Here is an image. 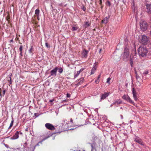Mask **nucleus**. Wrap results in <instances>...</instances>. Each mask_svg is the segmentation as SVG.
<instances>
[{
	"instance_id": "obj_1",
	"label": "nucleus",
	"mask_w": 151,
	"mask_h": 151,
	"mask_svg": "<svg viewBox=\"0 0 151 151\" xmlns=\"http://www.w3.org/2000/svg\"><path fill=\"white\" fill-rule=\"evenodd\" d=\"M45 126L46 128L51 130H56V133H60L63 131L61 127H58L56 126H53L52 124L47 123L45 124Z\"/></svg>"
},
{
	"instance_id": "obj_2",
	"label": "nucleus",
	"mask_w": 151,
	"mask_h": 151,
	"mask_svg": "<svg viewBox=\"0 0 151 151\" xmlns=\"http://www.w3.org/2000/svg\"><path fill=\"white\" fill-rule=\"evenodd\" d=\"M138 54L139 56L144 57L146 56L148 52L147 48L144 46H140L138 49Z\"/></svg>"
},
{
	"instance_id": "obj_3",
	"label": "nucleus",
	"mask_w": 151,
	"mask_h": 151,
	"mask_svg": "<svg viewBox=\"0 0 151 151\" xmlns=\"http://www.w3.org/2000/svg\"><path fill=\"white\" fill-rule=\"evenodd\" d=\"M149 38L146 35H142L139 37V41L142 44L147 45L148 43Z\"/></svg>"
},
{
	"instance_id": "obj_4",
	"label": "nucleus",
	"mask_w": 151,
	"mask_h": 151,
	"mask_svg": "<svg viewBox=\"0 0 151 151\" xmlns=\"http://www.w3.org/2000/svg\"><path fill=\"white\" fill-rule=\"evenodd\" d=\"M129 55V48L127 46L125 47L124 50V54L123 55V59L124 60H126V59L128 58Z\"/></svg>"
},
{
	"instance_id": "obj_5",
	"label": "nucleus",
	"mask_w": 151,
	"mask_h": 151,
	"mask_svg": "<svg viewBox=\"0 0 151 151\" xmlns=\"http://www.w3.org/2000/svg\"><path fill=\"white\" fill-rule=\"evenodd\" d=\"M140 28L143 31H145L147 29V24L145 21H142L140 22Z\"/></svg>"
},
{
	"instance_id": "obj_6",
	"label": "nucleus",
	"mask_w": 151,
	"mask_h": 151,
	"mask_svg": "<svg viewBox=\"0 0 151 151\" xmlns=\"http://www.w3.org/2000/svg\"><path fill=\"white\" fill-rule=\"evenodd\" d=\"M122 98L126 101L129 102V103L132 104L134 105H135L134 102L130 99L128 95H123L122 97Z\"/></svg>"
},
{
	"instance_id": "obj_7",
	"label": "nucleus",
	"mask_w": 151,
	"mask_h": 151,
	"mask_svg": "<svg viewBox=\"0 0 151 151\" xmlns=\"http://www.w3.org/2000/svg\"><path fill=\"white\" fill-rule=\"evenodd\" d=\"M134 140L137 143L139 144L142 145H144V143L142 140L140 139L139 137L135 136V138H134Z\"/></svg>"
},
{
	"instance_id": "obj_8",
	"label": "nucleus",
	"mask_w": 151,
	"mask_h": 151,
	"mask_svg": "<svg viewBox=\"0 0 151 151\" xmlns=\"http://www.w3.org/2000/svg\"><path fill=\"white\" fill-rule=\"evenodd\" d=\"M58 70V69L57 68V67H55L54 69L52 70L50 72V76H56L57 75V72Z\"/></svg>"
},
{
	"instance_id": "obj_9",
	"label": "nucleus",
	"mask_w": 151,
	"mask_h": 151,
	"mask_svg": "<svg viewBox=\"0 0 151 151\" xmlns=\"http://www.w3.org/2000/svg\"><path fill=\"white\" fill-rule=\"evenodd\" d=\"M109 95V93L105 92L104 94L101 95L100 101L102 100L105 99Z\"/></svg>"
},
{
	"instance_id": "obj_10",
	"label": "nucleus",
	"mask_w": 151,
	"mask_h": 151,
	"mask_svg": "<svg viewBox=\"0 0 151 151\" xmlns=\"http://www.w3.org/2000/svg\"><path fill=\"white\" fill-rule=\"evenodd\" d=\"M19 132L17 131L15 134L11 137L10 139H17L19 137Z\"/></svg>"
},
{
	"instance_id": "obj_11",
	"label": "nucleus",
	"mask_w": 151,
	"mask_h": 151,
	"mask_svg": "<svg viewBox=\"0 0 151 151\" xmlns=\"http://www.w3.org/2000/svg\"><path fill=\"white\" fill-rule=\"evenodd\" d=\"M132 93L134 100L135 101H137V98L136 96V92L134 88H132Z\"/></svg>"
},
{
	"instance_id": "obj_12",
	"label": "nucleus",
	"mask_w": 151,
	"mask_h": 151,
	"mask_svg": "<svg viewBox=\"0 0 151 151\" xmlns=\"http://www.w3.org/2000/svg\"><path fill=\"white\" fill-rule=\"evenodd\" d=\"M50 136H48L47 137H45V138H44V139H43L41 141L39 142H38V143L37 144H36L35 146L34 147V149H33V150H34V149L35 148V147H36L37 146H39L40 145H39L40 144H42V142L43 141H44L46 139H47L48 138L50 137Z\"/></svg>"
},
{
	"instance_id": "obj_13",
	"label": "nucleus",
	"mask_w": 151,
	"mask_h": 151,
	"mask_svg": "<svg viewBox=\"0 0 151 151\" xmlns=\"http://www.w3.org/2000/svg\"><path fill=\"white\" fill-rule=\"evenodd\" d=\"M91 22L89 21H87L85 22L83 27L85 28H87L90 26Z\"/></svg>"
},
{
	"instance_id": "obj_14",
	"label": "nucleus",
	"mask_w": 151,
	"mask_h": 151,
	"mask_svg": "<svg viewBox=\"0 0 151 151\" xmlns=\"http://www.w3.org/2000/svg\"><path fill=\"white\" fill-rule=\"evenodd\" d=\"M88 53V51L86 50H85L83 51L82 55L83 56L86 58L87 57Z\"/></svg>"
},
{
	"instance_id": "obj_15",
	"label": "nucleus",
	"mask_w": 151,
	"mask_h": 151,
	"mask_svg": "<svg viewBox=\"0 0 151 151\" xmlns=\"http://www.w3.org/2000/svg\"><path fill=\"white\" fill-rule=\"evenodd\" d=\"M78 81H79L78 83H77V85H79L81 84V83H82L84 81V79L83 78H81L78 79Z\"/></svg>"
},
{
	"instance_id": "obj_16",
	"label": "nucleus",
	"mask_w": 151,
	"mask_h": 151,
	"mask_svg": "<svg viewBox=\"0 0 151 151\" xmlns=\"http://www.w3.org/2000/svg\"><path fill=\"white\" fill-rule=\"evenodd\" d=\"M89 144L90 145L91 147V151H92L94 148L95 146L96 145V143L94 141L92 143H89Z\"/></svg>"
},
{
	"instance_id": "obj_17",
	"label": "nucleus",
	"mask_w": 151,
	"mask_h": 151,
	"mask_svg": "<svg viewBox=\"0 0 151 151\" xmlns=\"http://www.w3.org/2000/svg\"><path fill=\"white\" fill-rule=\"evenodd\" d=\"M108 18L107 17L104 18L101 21V22L103 23L106 24L108 22Z\"/></svg>"
},
{
	"instance_id": "obj_18",
	"label": "nucleus",
	"mask_w": 151,
	"mask_h": 151,
	"mask_svg": "<svg viewBox=\"0 0 151 151\" xmlns=\"http://www.w3.org/2000/svg\"><path fill=\"white\" fill-rule=\"evenodd\" d=\"M96 68L95 66L93 67L91 70V75L93 74L94 73L95 71L96 70Z\"/></svg>"
},
{
	"instance_id": "obj_19",
	"label": "nucleus",
	"mask_w": 151,
	"mask_h": 151,
	"mask_svg": "<svg viewBox=\"0 0 151 151\" xmlns=\"http://www.w3.org/2000/svg\"><path fill=\"white\" fill-rule=\"evenodd\" d=\"M122 103V102L121 100H119L118 101H116L114 102V104H117V105L120 104Z\"/></svg>"
},
{
	"instance_id": "obj_20",
	"label": "nucleus",
	"mask_w": 151,
	"mask_h": 151,
	"mask_svg": "<svg viewBox=\"0 0 151 151\" xmlns=\"http://www.w3.org/2000/svg\"><path fill=\"white\" fill-rule=\"evenodd\" d=\"M40 13V10L39 9H36L35 11V14L36 15V16L38 17L39 16Z\"/></svg>"
},
{
	"instance_id": "obj_21",
	"label": "nucleus",
	"mask_w": 151,
	"mask_h": 151,
	"mask_svg": "<svg viewBox=\"0 0 151 151\" xmlns=\"http://www.w3.org/2000/svg\"><path fill=\"white\" fill-rule=\"evenodd\" d=\"M57 68L58 69V71L59 73H61L63 72V69L61 67L58 68V67H57Z\"/></svg>"
},
{
	"instance_id": "obj_22",
	"label": "nucleus",
	"mask_w": 151,
	"mask_h": 151,
	"mask_svg": "<svg viewBox=\"0 0 151 151\" xmlns=\"http://www.w3.org/2000/svg\"><path fill=\"white\" fill-rule=\"evenodd\" d=\"M132 54L133 55V56H135L136 55L137 52L135 48L133 50Z\"/></svg>"
},
{
	"instance_id": "obj_23",
	"label": "nucleus",
	"mask_w": 151,
	"mask_h": 151,
	"mask_svg": "<svg viewBox=\"0 0 151 151\" xmlns=\"http://www.w3.org/2000/svg\"><path fill=\"white\" fill-rule=\"evenodd\" d=\"M129 63L131 67H132L133 65V61L132 59L131 58H130Z\"/></svg>"
},
{
	"instance_id": "obj_24",
	"label": "nucleus",
	"mask_w": 151,
	"mask_h": 151,
	"mask_svg": "<svg viewBox=\"0 0 151 151\" xmlns=\"http://www.w3.org/2000/svg\"><path fill=\"white\" fill-rule=\"evenodd\" d=\"M14 119H12V120L10 124V126L9 127V129H10L12 126L13 125V123L14 122Z\"/></svg>"
},
{
	"instance_id": "obj_25",
	"label": "nucleus",
	"mask_w": 151,
	"mask_h": 151,
	"mask_svg": "<svg viewBox=\"0 0 151 151\" xmlns=\"http://www.w3.org/2000/svg\"><path fill=\"white\" fill-rule=\"evenodd\" d=\"M136 79H137V81L138 82H140L141 80V78H140V77L139 76H136Z\"/></svg>"
},
{
	"instance_id": "obj_26",
	"label": "nucleus",
	"mask_w": 151,
	"mask_h": 151,
	"mask_svg": "<svg viewBox=\"0 0 151 151\" xmlns=\"http://www.w3.org/2000/svg\"><path fill=\"white\" fill-rule=\"evenodd\" d=\"M12 75V74H11L10 75H9V77L10 78V80L9 81V80L8 82L10 84H12V80H11V77Z\"/></svg>"
},
{
	"instance_id": "obj_27",
	"label": "nucleus",
	"mask_w": 151,
	"mask_h": 151,
	"mask_svg": "<svg viewBox=\"0 0 151 151\" xmlns=\"http://www.w3.org/2000/svg\"><path fill=\"white\" fill-rule=\"evenodd\" d=\"M33 51V48L32 46H31L29 50V53L32 52Z\"/></svg>"
},
{
	"instance_id": "obj_28",
	"label": "nucleus",
	"mask_w": 151,
	"mask_h": 151,
	"mask_svg": "<svg viewBox=\"0 0 151 151\" xmlns=\"http://www.w3.org/2000/svg\"><path fill=\"white\" fill-rule=\"evenodd\" d=\"M79 74L80 73H78V72L77 71V73L76 74H75L74 76V78H75L77 76H78Z\"/></svg>"
},
{
	"instance_id": "obj_29",
	"label": "nucleus",
	"mask_w": 151,
	"mask_h": 151,
	"mask_svg": "<svg viewBox=\"0 0 151 151\" xmlns=\"http://www.w3.org/2000/svg\"><path fill=\"white\" fill-rule=\"evenodd\" d=\"M22 49H23V46L22 45H21L20 46L19 50L21 52H22Z\"/></svg>"
},
{
	"instance_id": "obj_30",
	"label": "nucleus",
	"mask_w": 151,
	"mask_h": 151,
	"mask_svg": "<svg viewBox=\"0 0 151 151\" xmlns=\"http://www.w3.org/2000/svg\"><path fill=\"white\" fill-rule=\"evenodd\" d=\"M148 73V71L147 70H146L144 72V75H147Z\"/></svg>"
},
{
	"instance_id": "obj_31",
	"label": "nucleus",
	"mask_w": 151,
	"mask_h": 151,
	"mask_svg": "<svg viewBox=\"0 0 151 151\" xmlns=\"http://www.w3.org/2000/svg\"><path fill=\"white\" fill-rule=\"evenodd\" d=\"M45 46L47 48H50V46L49 45L47 42H46L45 43Z\"/></svg>"
},
{
	"instance_id": "obj_32",
	"label": "nucleus",
	"mask_w": 151,
	"mask_h": 151,
	"mask_svg": "<svg viewBox=\"0 0 151 151\" xmlns=\"http://www.w3.org/2000/svg\"><path fill=\"white\" fill-rule=\"evenodd\" d=\"M99 82V79H96L95 81V83H96V84H98V83Z\"/></svg>"
},
{
	"instance_id": "obj_33",
	"label": "nucleus",
	"mask_w": 151,
	"mask_h": 151,
	"mask_svg": "<svg viewBox=\"0 0 151 151\" xmlns=\"http://www.w3.org/2000/svg\"><path fill=\"white\" fill-rule=\"evenodd\" d=\"M111 78H108L107 79L106 81L107 83H109V81L110 80Z\"/></svg>"
},
{
	"instance_id": "obj_34",
	"label": "nucleus",
	"mask_w": 151,
	"mask_h": 151,
	"mask_svg": "<svg viewBox=\"0 0 151 151\" xmlns=\"http://www.w3.org/2000/svg\"><path fill=\"white\" fill-rule=\"evenodd\" d=\"M83 70H84V69L81 68L79 71H78V73H80Z\"/></svg>"
},
{
	"instance_id": "obj_35",
	"label": "nucleus",
	"mask_w": 151,
	"mask_h": 151,
	"mask_svg": "<svg viewBox=\"0 0 151 151\" xmlns=\"http://www.w3.org/2000/svg\"><path fill=\"white\" fill-rule=\"evenodd\" d=\"M66 97H67V98H69L70 97V95L68 93H67V94H66Z\"/></svg>"
},
{
	"instance_id": "obj_36",
	"label": "nucleus",
	"mask_w": 151,
	"mask_h": 151,
	"mask_svg": "<svg viewBox=\"0 0 151 151\" xmlns=\"http://www.w3.org/2000/svg\"><path fill=\"white\" fill-rule=\"evenodd\" d=\"M35 116L36 117H37L39 115H38V114L37 113H35L34 114Z\"/></svg>"
},
{
	"instance_id": "obj_37",
	"label": "nucleus",
	"mask_w": 151,
	"mask_h": 151,
	"mask_svg": "<svg viewBox=\"0 0 151 151\" xmlns=\"http://www.w3.org/2000/svg\"><path fill=\"white\" fill-rule=\"evenodd\" d=\"M72 29L73 30H76V28L75 27H73L72 28Z\"/></svg>"
},
{
	"instance_id": "obj_38",
	"label": "nucleus",
	"mask_w": 151,
	"mask_h": 151,
	"mask_svg": "<svg viewBox=\"0 0 151 151\" xmlns=\"http://www.w3.org/2000/svg\"><path fill=\"white\" fill-rule=\"evenodd\" d=\"M137 83V84L139 86H140V85H141V84H140V82H138L137 83Z\"/></svg>"
},
{
	"instance_id": "obj_39",
	"label": "nucleus",
	"mask_w": 151,
	"mask_h": 151,
	"mask_svg": "<svg viewBox=\"0 0 151 151\" xmlns=\"http://www.w3.org/2000/svg\"><path fill=\"white\" fill-rule=\"evenodd\" d=\"M67 101H68V100H67L66 99H65V100H64L63 101H62V102H67Z\"/></svg>"
},
{
	"instance_id": "obj_40",
	"label": "nucleus",
	"mask_w": 151,
	"mask_h": 151,
	"mask_svg": "<svg viewBox=\"0 0 151 151\" xmlns=\"http://www.w3.org/2000/svg\"><path fill=\"white\" fill-rule=\"evenodd\" d=\"M101 74H100L98 76V78H97V79H99V78H100V77H101Z\"/></svg>"
},
{
	"instance_id": "obj_41",
	"label": "nucleus",
	"mask_w": 151,
	"mask_h": 151,
	"mask_svg": "<svg viewBox=\"0 0 151 151\" xmlns=\"http://www.w3.org/2000/svg\"><path fill=\"white\" fill-rule=\"evenodd\" d=\"M82 9L84 11H85L86 10V8L85 7H83L82 8Z\"/></svg>"
},
{
	"instance_id": "obj_42",
	"label": "nucleus",
	"mask_w": 151,
	"mask_h": 151,
	"mask_svg": "<svg viewBox=\"0 0 151 151\" xmlns=\"http://www.w3.org/2000/svg\"><path fill=\"white\" fill-rule=\"evenodd\" d=\"M54 101V99L50 100L49 101V102H52Z\"/></svg>"
},
{
	"instance_id": "obj_43",
	"label": "nucleus",
	"mask_w": 151,
	"mask_h": 151,
	"mask_svg": "<svg viewBox=\"0 0 151 151\" xmlns=\"http://www.w3.org/2000/svg\"><path fill=\"white\" fill-rule=\"evenodd\" d=\"M135 74L136 76H138V75H137V72L136 70H135Z\"/></svg>"
},
{
	"instance_id": "obj_44",
	"label": "nucleus",
	"mask_w": 151,
	"mask_h": 151,
	"mask_svg": "<svg viewBox=\"0 0 151 151\" xmlns=\"http://www.w3.org/2000/svg\"><path fill=\"white\" fill-rule=\"evenodd\" d=\"M5 92H6V91H5V90H4L3 91V95H4L5 94Z\"/></svg>"
},
{
	"instance_id": "obj_45",
	"label": "nucleus",
	"mask_w": 151,
	"mask_h": 151,
	"mask_svg": "<svg viewBox=\"0 0 151 151\" xmlns=\"http://www.w3.org/2000/svg\"><path fill=\"white\" fill-rule=\"evenodd\" d=\"M9 17H7L6 18V20L7 21H8V22H9Z\"/></svg>"
},
{
	"instance_id": "obj_46",
	"label": "nucleus",
	"mask_w": 151,
	"mask_h": 151,
	"mask_svg": "<svg viewBox=\"0 0 151 151\" xmlns=\"http://www.w3.org/2000/svg\"><path fill=\"white\" fill-rule=\"evenodd\" d=\"M15 40H19V38L17 37H16V38L15 39Z\"/></svg>"
},
{
	"instance_id": "obj_47",
	"label": "nucleus",
	"mask_w": 151,
	"mask_h": 151,
	"mask_svg": "<svg viewBox=\"0 0 151 151\" xmlns=\"http://www.w3.org/2000/svg\"><path fill=\"white\" fill-rule=\"evenodd\" d=\"M101 3H102V1L101 0H100V3H99V4H101Z\"/></svg>"
},
{
	"instance_id": "obj_48",
	"label": "nucleus",
	"mask_w": 151,
	"mask_h": 151,
	"mask_svg": "<svg viewBox=\"0 0 151 151\" xmlns=\"http://www.w3.org/2000/svg\"><path fill=\"white\" fill-rule=\"evenodd\" d=\"M101 50H101V49H100V50H99V53H101Z\"/></svg>"
},
{
	"instance_id": "obj_49",
	"label": "nucleus",
	"mask_w": 151,
	"mask_h": 151,
	"mask_svg": "<svg viewBox=\"0 0 151 151\" xmlns=\"http://www.w3.org/2000/svg\"><path fill=\"white\" fill-rule=\"evenodd\" d=\"M59 5L60 6H62V3H61V4H59Z\"/></svg>"
},
{
	"instance_id": "obj_50",
	"label": "nucleus",
	"mask_w": 151,
	"mask_h": 151,
	"mask_svg": "<svg viewBox=\"0 0 151 151\" xmlns=\"http://www.w3.org/2000/svg\"><path fill=\"white\" fill-rule=\"evenodd\" d=\"M22 52H20V55H21V56H22Z\"/></svg>"
},
{
	"instance_id": "obj_51",
	"label": "nucleus",
	"mask_w": 151,
	"mask_h": 151,
	"mask_svg": "<svg viewBox=\"0 0 151 151\" xmlns=\"http://www.w3.org/2000/svg\"><path fill=\"white\" fill-rule=\"evenodd\" d=\"M150 27L151 28V24H150ZM150 35H151V30L150 32Z\"/></svg>"
},
{
	"instance_id": "obj_52",
	"label": "nucleus",
	"mask_w": 151,
	"mask_h": 151,
	"mask_svg": "<svg viewBox=\"0 0 151 151\" xmlns=\"http://www.w3.org/2000/svg\"><path fill=\"white\" fill-rule=\"evenodd\" d=\"M70 121L71 122H73V120L71 119H70Z\"/></svg>"
},
{
	"instance_id": "obj_53",
	"label": "nucleus",
	"mask_w": 151,
	"mask_h": 151,
	"mask_svg": "<svg viewBox=\"0 0 151 151\" xmlns=\"http://www.w3.org/2000/svg\"><path fill=\"white\" fill-rule=\"evenodd\" d=\"M10 42H13V40L12 39L11 40H10Z\"/></svg>"
},
{
	"instance_id": "obj_54",
	"label": "nucleus",
	"mask_w": 151,
	"mask_h": 151,
	"mask_svg": "<svg viewBox=\"0 0 151 151\" xmlns=\"http://www.w3.org/2000/svg\"><path fill=\"white\" fill-rule=\"evenodd\" d=\"M5 145V146L6 147H8V145Z\"/></svg>"
},
{
	"instance_id": "obj_55",
	"label": "nucleus",
	"mask_w": 151,
	"mask_h": 151,
	"mask_svg": "<svg viewBox=\"0 0 151 151\" xmlns=\"http://www.w3.org/2000/svg\"><path fill=\"white\" fill-rule=\"evenodd\" d=\"M25 130H26V131H28V128H27Z\"/></svg>"
},
{
	"instance_id": "obj_56",
	"label": "nucleus",
	"mask_w": 151,
	"mask_h": 151,
	"mask_svg": "<svg viewBox=\"0 0 151 151\" xmlns=\"http://www.w3.org/2000/svg\"><path fill=\"white\" fill-rule=\"evenodd\" d=\"M37 19L38 20H39V16H38V17H37Z\"/></svg>"
},
{
	"instance_id": "obj_57",
	"label": "nucleus",
	"mask_w": 151,
	"mask_h": 151,
	"mask_svg": "<svg viewBox=\"0 0 151 151\" xmlns=\"http://www.w3.org/2000/svg\"><path fill=\"white\" fill-rule=\"evenodd\" d=\"M1 96V93H0V96Z\"/></svg>"
},
{
	"instance_id": "obj_58",
	"label": "nucleus",
	"mask_w": 151,
	"mask_h": 151,
	"mask_svg": "<svg viewBox=\"0 0 151 151\" xmlns=\"http://www.w3.org/2000/svg\"><path fill=\"white\" fill-rule=\"evenodd\" d=\"M120 109H122V107H120Z\"/></svg>"
}]
</instances>
